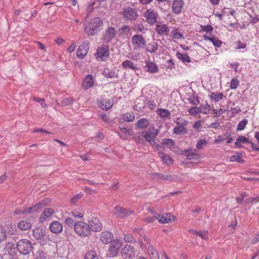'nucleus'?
Listing matches in <instances>:
<instances>
[{"label":"nucleus","instance_id":"nucleus-1","mask_svg":"<svg viewBox=\"0 0 259 259\" xmlns=\"http://www.w3.org/2000/svg\"><path fill=\"white\" fill-rule=\"evenodd\" d=\"M102 25V20L100 18H94L84 27L85 32L90 36L94 35L100 30V27Z\"/></svg>","mask_w":259,"mask_h":259},{"label":"nucleus","instance_id":"nucleus-2","mask_svg":"<svg viewBox=\"0 0 259 259\" xmlns=\"http://www.w3.org/2000/svg\"><path fill=\"white\" fill-rule=\"evenodd\" d=\"M74 230L76 234L81 237H88L91 233L88 224L83 221L75 223Z\"/></svg>","mask_w":259,"mask_h":259},{"label":"nucleus","instance_id":"nucleus-3","mask_svg":"<svg viewBox=\"0 0 259 259\" xmlns=\"http://www.w3.org/2000/svg\"><path fill=\"white\" fill-rule=\"evenodd\" d=\"M17 249L20 253L26 255L32 251V246L29 240L21 239L17 243Z\"/></svg>","mask_w":259,"mask_h":259},{"label":"nucleus","instance_id":"nucleus-4","mask_svg":"<svg viewBox=\"0 0 259 259\" xmlns=\"http://www.w3.org/2000/svg\"><path fill=\"white\" fill-rule=\"evenodd\" d=\"M131 43L134 50H140L144 49L146 45L145 37L140 34L134 35L131 38Z\"/></svg>","mask_w":259,"mask_h":259},{"label":"nucleus","instance_id":"nucleus-5","mask_svg":"<svg viewBox=\"0 0 259 259\" xmlns=\"http://www.w3.org/2000/svg\"><path fill=\"white\" fill-rule=\"evenodd\" d=\"M145 21L150 25H153L157 22L158 13L152 9H147L143 13Z\"/></svg>","mask_w":259,"mask_h":259},{"label":"nucleus","instance_id":"nucleus-6","mask_svg":"<svg viewBox=\"0 0 259 259\" xmlns=\"http://www.w3.org/2000/svg\"><path fill=\"white\" fill-rule=\"evenodd\" d=\"M96 58L99 61H106L109 57V47L102 45L99 47L95 54Z\"/></svg>","mask_w":259,"mask_h":259},{"label":"nucleus","instance_id":"nucleus-7","mask_svg":"<svg viewBox=\"0 0 259 259\" xmlns=\"http://www.w3.org/2000/svg\"><path fill=\"white\" fill-rule=\"evenodd\" d=\"M51 203V199L46 198L37 203L36 204L27 208L28 213H36L40 211L45 206Z\"/></svg>","mask_w":259,"mask_h":259},{"label":"nucleus","instance_id":"nucleus-8","mask_svg":"<svg viewBox=\"0 0 259 259\" xmlns=\"http://www.w3.org/2000/svg\"><path fill=\"white\" fill-rule=\"evenodd\" d=\"M121 256L124 259H133L136 256V251L133 247L125 245L121 250Z\"/></svg>","mask_w":259,"mask_h":259},{"label":"nucleus","instance_id":"nucleus-9","mask_svg":"<svg viewBox=\"0 0 259 259\" xmlns=\"http://www.w3.org/2000/svg\"><path fill=\"white\" fill-rule=\"evenodd\" d=\"M122 15L124 18L127 20H135L138 17L137 11L130 7L125 8L123 12Z\"/></svg>","mask_w":259,"mask_h":259},{"label":"nucleus","instance_id":"nucleus-10","mask_svg":"<svg viewBox=\"0 0 259 259\" xmlns=\"http://www.w3.org/2000/svg\"><path fill=\"white\" fill-rule=\"evenodd\" d=\"M158 134V131L154 127L150 128L146 132H144V136L145 140L151 145L154 144V140Z\"/></svg>","mask_w":259,"mask_h":259},{"label":"nucleus","instance_id":"nucleus-11","mask_svg":"<svg viewBox=\"0 0 259 259\" xmlns=\"http://www.w3.org/2000/svg\"><path fill=\"white\" fill-rule=\"evenodd\" d=\"M90 230L94 232H99L102 230V224L97 218H92L88 222Z\"/></svg>","mask_w":259,"mask_h":259},{"label":"nucleus","instance_id":"nucleus-12","mask_svg":"<svg viewBox=\"0 0 259 259\" xmlns=\"http://www.w3.org/2000/svg\"><path fill=\"white\" fill-rule=\"evenodd\" d=\"M116 33L115 28L114 27H108L104 32L103 35V39L104 42L106 43L109 42L115 37Z\"/></svg>","mask_w":259,"mask_h":259},{"label":"nucleus","instance_id":"nucleus-13","mask_svg":"<svg viewBox=\"0 0 259 259\" xmlns=\"http://www.w3.org/2000/svg\"><path fill=\"white\" fill-rule=\"evenodd\" d=\"M155 30L157 34L160 35L168 36L170 32V29L168 25L161 22L157 23Z\"/></svg>","mask_w":259,"mask_h":259},{"label":"nucleus","instance_id":"nucleus-14","mask_svg":"<svg viewBox=\"0 0 259 259\" xmlns=\"http://www.w3.org/2000/svg\"><path fill=\"white\" fill-rule=\"evenodd\" d=\"M98 105L103 110H108L113 105V100L112 99H107L102 98L98 101Z\"/></svg>","mask_w":259,"mask_h":259},{"label":"nucleus","instance_id":"nucleus-15","mask_svg":"<svg viewBox=\"0 0 259 259\" xmlns=\"http://www.w3.org/2000/svg\"><path fill=\"white\" fill-rule=\"evenodd\" d=\"M89 49V42L85 40L79 46L76 55L78 58H83L87 54Z\"/></svg>","mask_w":259,"mask_h":259},{"label":"nucleus","instance_id":"nucleus-16","mask_svg":"<svg viewBox=\"0 0 259 259\" xmlns=\"http://www.w3.org/2000/svg\"><path fill=\"white\" fill-rule=\"evenodd\" d=\"M156 218L161 224H168L174 221V217L170 213H166L161 215L156 214Z\"/></svg>","mask_w":259,"mask_h":259},{"label":"nucleus","instance_id":"nucleus-17","mask_svg":"<svg viewBox=\"0 0 259 259\" xmlns=\"http://www.w3.org/2000/svg\"><path fill=\"white\" fill-rule=\"evenodd\" d=\"M133 213H134L133 211L128 210L118 206L115 207L114 214L120 218H125Z\"/></svg>","mask_w":259,"mask_h":259},{"label":"nucleus","instance_id":"nucleus-18","mask_svg":"<svg viewBox=\"0 0 259 259\" xmlns=\"http://www.w3.org/2000/svg\"><path fill=\"white\" fill-rule=\"evenodd\" d=\"M210 105L207 103H205L201 106V108L197 107H193L189 109V113H207L210 110Z\"/></svg>","mask_w":259,"mask_h":259},{"label":"nucleus","instance_id":"nucleus-19","mask_svg":"<svg viewBox=\"0 0 259 259\" xmlns=\"http://www.w3.org/2000/svg\"><path fill=\"white\" fill-rule=\"evenodd\" d=\"M94 82L93 75L88 74L83 79L82 87L84 90H87L94 85Z\"/></svg>","mask_w":259,"mask_h":259},{"label":"nucleus","instance_id":"nucleus-20","mask_svg":"<svg viewBox=\"0 0 259 259\" xmlns=\"http://www.w3.org/2000/svg\"><path fill=\"white\" fill-rule=\"evenodd\" d=\"M183 0H174L171 5L172 11L175 14H179L183 7Z\"/></svg>","mask_w":259,"mask_h":259},{"label":"nucleus","instance_id":"nucleus-21","mask_svg":"<svg viewBox=\"0 0 259 259\" xmlns=\"http://www.w3.org/2000/svg\"><path fill=\"white\" fill-rule=\"evenodd\" d=\"M184 155L188 159H198L200 158L199 154L197 153L195 149L190 148L184 150Z\"/></svg>","mask_w":259,"mask_h":259},{"label":"nucleus","instance_id":"nucleus-22","mask_svg":"<svg viewBox=\"0 0 259 259\" xmlns=\"http://www.w3.org/2000/svg\"><path fill=\"white\" fill-rule=\"evenodd\" d=\"M121 246V244L118 241L115 240L112 242L109 248L110 254L112 256H116L117 254L119 249Z\"/></svg>","mask_w":259,"mask_h":259},{"label":"nucleus","instance_id":"nucleus-23","mask_svg":"<svg viewBox=\"0 0 259 259\" xmlns=\"http://www.w3.org/2000/svg\"><path fill=\"white\" fill-rule=\"evenodd\" d=\"M113 235L109 231L103 232L100 236V240L104 244L111 243L113 241Z\"/></svg>","mask_w":259,"mask_h":259},{"label":"nucleus","instance_id":"nucleus-24","mask_svg":"<svg viewBox=\"0 0 259 259\" xmlns=\"http://www.w3.org/2000/svg\"><path fill=\"white\" fill-rule=\"evenodd\" d=\"M50 229L52 232L57 234L62 231L63 226L59 222L54 221L51 224Z\"/></svg>","mask_w":259,"mask_h":259},{"label":"nucleus","instance_id":"nucleus-25","mask_svg":"<svg viewBox=\"0 0 259 259\" xmlns=\"http://www.w3.org/2000/svg\"><path fill=\"white\" fill-rule=\"evenodd\" d=\"M54 212V210L51 208H45L39 218L40 221L44 222L47 221Z\"/></svg>","mask_w":259,"mask_h":259},{"label":"nucleus","instance_id":"nucleus-26","mask_svg":"<svg viewBox=\"0 0 259 259\" xmlns=\"http://www.w3.org/2000/svg\"><path fill=\"white\" fill-rule=\"evenodd\" d=\"M145 67L147 68V71L151 73H157L158 71V68L156 64L151 61H146Z\"/></svg>","mask_w":259,"mask_h":259},{"label":"nucleus","instance_id":"nucleus-27","mask_svg":"<svg viewBox=\"0 0 259 259\" xmlns=\"http://www.w3.org/2000/svg\"><path fill=\"white\" fill-rule=\"evenodd\" d=\"M32 227L30 222L27 220H22L18 223V228L23 231H26L31 229Z\"/></svg>","mask_w":259,"mask_h":259},{"label":"nucleus","instance_id":"nucleus-28","mask_svg":"<svg viewBox=\"0 0 259 259\" xmlns=\"http://www.w3.org/2000/svg\"><path fill=\"white\" fill-rule=\"evenodd\" d=\"M224 95L221 92H211L209 95V97L211 101L218 102L223 99Z\"/></svg>","mask_w":259,"mask_h":259},{"label":"nucleus","instance_id":"nucleus-29","mask_svg":"<svg viewBox=\"0 0 259 259\" xmlns=\"http://www.w3.org/2000/svg\"><path fill=\"white\" fill-rule=\"evenodd\" d=\"M149 256L151 259H159V256L157 250L155 249L152 245H150L147 247Z\"/></svg>","mask_w":259,"mask_h":259},{"label":"nucleus","instance_id":"nucleus-30","mask_svg":"<svg viewBox=\"0 0 259 259\" xmlns=\"http://www.w3.org/2000/svg\"><path fill=\"white\" fill-rule=\"evenodd\" d=\"M158 156L161 158L162 162L166 164H171L173 160L168 155L162 152H159Z\"/></svg>","mask_w":259,"mask_h":259},{"label":"nucleus","instance_id":"nucleus-31","mask_svg":"<svg viewBox=\"0 0 259 259\" xmlns=\"http://www.w3.org/2000/svg\"><path fill=\"white\" fill-rule=\"evenodd\" d=\"M169 35L174 39H179L184 38V36L180 29L177 28L173 29L171 33L169 34Z\"/></svg>","mask_w":259,"mask_h":259},{"label":"nucleus","instance_id":"nucleus-32","mask_svg":"<svg viewBox=\"0 0 259 259\" xmlns=\"http://www.w3.org/2000/svg\"><path fill=\"white\" fill-rule=\"evenodd\" d=\"M149 124V121L148 120L145 118H141L137 121L136 126L138 128L143 129L146 128Z\"/></svg>","mask_w":259,"mask_h":259},{"label":"nucleus","instance_id":"nucleus-33","mask_svg":"<svg viewBox=\"0 0 259 259\" xmlns=\"http://www.w3.org/2000/svg\"><path fill=\"white\" fill-rule=\"evenodd\" d=\"M122 66L123 68H130L134 70H137V66L134 63L130 60H127L123 61L122 63Z\"/></svg>","mask_w":259,"mask_h":259},{"label":"nucleus","instance_id":"nucleus-34","mask_svg":"<svg viewBox=\"0 0 259 259\" xmlns=\"http://www.w3.org/2000/svg\"><path fill=\"white\" fill-rule=\"evenodd\" d=\"M32 234L36 239H40L44 237V234L41 229L35 228L32 230Z\"/></svg>","mask_w":259,"mask_h":259},{"label":"nucleus","instance_id":"nucleus-35","mask_svg":"<svg viewBox=\"0 0 259 259\" xmlns=\"http://www.w3.org/2000/svg\"><path fill=\"white\" fill-rule=\"evenodd\" d=\"M133 30L137 34H139V33L144 34L147 32L148 29L145 28L142 24H137L134 26Z\"/></svg>","mask_w":259,"mask_h":259},{"label":"nucleus","instance_id":"nucleus-36","mask_svg":"<svg viewBox=\"0 0 259 259\" xmlns=\"http://www.w3.org/2000/svg\"><path fill=\"white\" fill-rule=\"evenodd\" d=\"M145 48L147 52L152 53L157 51L158 45L157 43L155 42L149 43L147 45H146Z\"/></svg>","mask_w":259,"mask_h":259},{"label":"nucleus","instance_id":"nucleus-37","mask_svg":"<svg viewBox=\"0 0 259 259\" xmlns=\"http://www.w3.org/2000/svg\"><path fill=\"white\" fill-rule=\"evenodd\" d=\"M176 56L184 63H189L191 60L189 56L186 54H183L180 52L176 53Z\"/></svg>","mask_w":259,"mask_h":259},{"label":"nucleus","instance_id":"nucleus-38","mask_svg":"<svg viewBox=\"0 0 259 259\" xmlns=\"http://www.w3.org/2000/svg\"><path fill=\"white\" fill-rule=\"evenodd\" d=\"M132 136H133V139L137 142L139 143H143L144 141V132L136 134H134L133 132V135H132Z\"/></svg>","mask_w":259,"mask_h":259},{"label":"nucleus","instance_id":"nucleus-39","mask_svg":"<svg viewBox=\"0 0 259 259\" xmlns=\"http://www.w3.org/2000/svg\"><path fill=\"white\" fill-rule=\"evenodd\" d=\"M102 74L107 77L113 78L116 76L115 72L108 68H104L102 70Z\"/></svg>","mask_w":259,"mask_h":259},{"label":"nucleus","instance_id":"nucleus-40","mask_svg":"<svg viewBox=\"0 0 259 259\" xmlns=\"http://www.w3.org/2000/svg\"><path fill=\"white\" fill-rule=\"evenodd\" d=\"M162 144L168 146L171 150L175 145V142L172 139H165L162 141Z\"/></svg>","mask_w":259,"mask_h":259},{"label":"nucleus","instance_id":"nucleus-41","mask_svg":"<svg viewBox=\"0 0 259 259\" xmlns=\"http://www.w3.org/2000/svg\"><path fill=\"white\" fill-rule=\"evenodd\" d=\"M231 161H237L240 163H242L244 160L241 158L240 154L239 153H236L235 155H232L230 157Z\"/></svg>","mask_w":259,"mask_h":259},{"label":"nucleus","instance_id":"nucleus-42","mask_svg":"<svg viewBox=\"0 0 259 259\" xmlns=\"http://www.w3.org/2000/svg\"><path fill=\"white\" fill-rule=\"evenodd\" d=\"M239 85V81L236 78H232L230 81V88L231 90H235Z\"/></svg>","mask_w":259,"mask_h":259},{"label":"nucleus","instance_id":"nucleus-43","mask_svg":"<svg viewBox=\"0 0 259 259\" xmlns=\"http://www.w3.org/2000/svg\"><path fill=\"white\" fill-rule=\"evenodd\" d=\"M84 259H99V257L96 252L91 251L86 253L84 256Z\"/></svg>","mask_w":259,"mask_h":259},{"label":"nucleus","instance_id":"nucleus-44","mask_svg":"<svg viewBox=\"0 0 259 259\" xmlns=\"http://www.w3.org/2000/svg\"><path fill=\"white\" fill-rule=\"evenodd\" d=\"M47 254L43 250L39 249L36 253L35 259H47Z\"/></svg>","mask_w":259,"mask_h":259},{"label":"nucleus","instance_id":"nucleus-45","mask_svg":"<svg viewBox=\"0 0 259 259\" xmlns=\"http://www.w3.org/2000/svg\"><path fill=\"white\" fill-rule=\"evenodd\" d=\"M188 100L190 103L194 105H197L199 103L198 97L196 96H190L188 98Z\"/></svg>","mask_w":259,"mask_h":259},{"label":"nucleus","instance_id":"nucleus-46","mask_svg":"<svg viewBox=\"0 0 259 259\" xmlns=\"http://www.w3.org/2000/svg\"><path fill=\"white\" fill-rule=\"evenodd\" d=\"M71 213L75 218H81L83 215V212L81 210H78L76 209H73L71 211Z\"/></svg>","mask_w":259,"mask_h":259},{"label":"nucleus","instance_id":"nucleus-47","mask_svg":"<svg viewBox=\"0 0 259 259\" xmlns=\"http://www.w3.org/2000/svg\"><path fill=\"white\" fill-rule=\"evenodd\" d=\"M33 100L39 103L40 106L42 107V108H46L47 107V104L45 103V99L44 98H36V97H33Z\"/></svg>","mask_w":259,"mask_h":259},{"label":"nucleus","instance_id":"nucleus-48","mask_svg":"<svg viewBox=\"0 0 259 259\" xmlns=\"http://www.w3.org/2000/svg\"><path fill=\"white\" fill-rule=\"evenodd\" d=\"M124 240L126 242L134 243L136 242V239L134 238V237L129 233L125 234L124 236Z\"/></svg>","mask_w":259,"mask_h":259},{"label":"nucleus","instance_id":"nucleus-49","mask_svg":"<svg viewBox=\"0 0 259 259\" xmlns=\"http://www.w3.org/2000/svg\"><path fill=\"white\" fill-rule=\"evenodd\" d=\"M248 122V120L247 119H244L240 122H239L237 125V131H242L244 129Z\"/></svg>","mask_w":259,"mask_h":259},{"label":"nucleus","instance_id":"nucleus-50","mask_svg":"<svg viewBox=\"0 0 259 259\" xmlns=\"http://www.w3.org/2000/svg\"><path fill=\"white\" fill-rule=\"evenodd\" d=\"M74 101V99L72 97H67L63 99L62 104L63 105L67 106L71 104Z\"/></svg>","mask_w":259,"mask_h":259},{"label":"nucleus","instance_id":"nucleus-51","mask_svg":"<svg viewBox=\"0 0 259 259\" xmlns=\"http://www.w3.org/2000/svg\"><path fill=\"white\" fill-rule=\"evenodd\" d=\"M121 118L124 121L130 122L133 121L135 117L134 114H122V117Z\"/></svg>","mask_w":259,"mask_h":259},{"label":"nucleus","instance_id":"nucleus-52","mask_svg":"<svg viewBox=\"0 0 259 259\" xmlns=\"http://www.w3.org/2000/svg\"><path fill=\"white\" fill-rule=\"evenodd\" d=\"M24 213H28L27 209L26 208H17L14 211V215L22 214Z\"/></svg>","mask_w":259,"mask_h":259},{"label":"nucleus","instance_id":"nucleus-53","mask_svg":"<svg viewBox=\"0 0 259 259\" xmlns=\"http://www.w3.org/2000/svg\"><path fill=\"white\" fill-rule=\"evenodd\" d=\"M211 42L215 47L217 48L220 47L222 44V42L218 38H216L214 37H212Z\"/></svg>","mask_w":259,"mask_h":259},{"label":"nucleus","instance_id":"nucleus-54","mask_svg":"<svg viewBox=\"0 0 259 259\" xmlns=\"http://www.w3.org/2000/svg\"><path fill=\"white\" fill-rule=\"evenodd\" d=\"M120 130L125 135L126 137L132 136V135H133V131L132 130H130L128 128L123 127L122 128H120Z\"/></svg>","mask_w":259,"mask_h":259},{"label":"nucleus","instance_id":"nucleus-55","mask_svg":"<svg viewBox=\"0 0 259 259\" xmlns=\"http://www.w3.org/2000/svg\"><path fill=\"white\" fill-rule=\"evenodd\" d=\"M7 234L6 230L2 228H0V242L5 240L6 238Z\"/></svg>","mask_w":259,"mask_h":259},{"label":"nucleus","instance_id":"nucleus-56","mask_svg":"<svg viewBox=\"0 0 259 259\" xmlns=\"http://www.w3.org/2000/svg\"><path fill=\"white\" fill-rule=\"evenodd\" d=\"M202 30L207 32H211L213 29L212 26L210 25H206L205 26H201Z\"/></svg>","mask_w":259,"mask_h":259},{"label":"nucleus","instance_id":"nucleus-57","mask_svg":"<svg viewBox=\"0 0 259 259\" xmlns=\"http://www.w3.org/2000/svg\"><path fill=\"white\" fill-rule=\"evenodd\" d=\"M82 196H83V194L81 193H79V194L76 195L75 196H74L73 197H72V198L71 199V202L72 204L76 203L78 199H80L82 197Z\"/></svg>","mask_w":259,"mask_h":259},{"label":"nucleus","instance_id":"nucleus-58","mask_svg":"<svg viewBox=\"0 0 259 259\" xmlns=\"http://www.w3.org/2000/svg\"><path fill=\"white\" fill-rule=\"evenodd\" d=\"M236 140L238 141H240V142H243L244 143H249L250 142L248 138L243 136H238Z\"/></svg>","mask_w":259,"mask_h":259},{"label":"nucleus","instance_id":"nucleus-59","mask_svg":"<svg viewBox=\"0 0 259 259\" xmlns=\"http://www.w3.org/2000/svg\"><path fill=\"white\" fill-rule=\"evenodd\" d=\"M207 234L208 231H199L197 235L200 237L202 239L206 240L208 239Z\"/></svg>","mask_w":259,"mask_h":259},{"label":"nucleus","instance_id":"nucleus-60","mask_svg":"<svg viewBox=\"0 0 259 259\" xmlns=\"http://www.w3.org/2000/svg\"><path fill=\"white\" fill-rule=\"evenodd\" d=\"M207 144V142L205 140H199L196 144V148L200 150L202 148L203 145H205Z\"/></svg>","mask_w":259,"mask_h":259},{"label":"nucleus","instance_id":"nucleus-61","mask_svg":"<svg viewBox=\"0 0 259 259\" xmlns=\"http://www.w3.org/2000/svg\"><path fill=\"white\" fill-rule=\"evenodd\" d=\"M171 150L174 152L175 153L180 155H182L184 154V150L179 148L178 146H176V145L174 146V147Z\"/></svg>","mask_w":259,"mask_h":259},{"label":"nucleus","instance_id":"nucleus-62","mask_svg":"<svg viewBox=\"0 0 259 259\" xmlns=\"http://www.w3.org/2000/svg\"><path fill=\"white\" fill-rule=\"evenodd\" d=\"M184 128L183 127H176L174 128L173 132L174 134H177L179 135H181L182 133L184 132Z\"/></svg>","mask_w":259,"mask_h":259},{"label":"nucleus","instance_id":"nucleus-63","mask_svg":"<svg viewBox=\"0 0 259 259\" xmlns=\"http://www.w3.org/2000/svg\"><path fill=\"white\" fill-rule=\"evenodd\" d=\"M156 220H157V218H156V214H155L154 215L146 218L145 219V221H146L147 223H153Z\"/></svg>","mask_w":259,"mask_h":259},{"label":"nucleus","instance_id":"nucleus-64","mask_svg":"<svg viewBox=\"0 0 259 259\" xmlns=\"http://www.w3.org/2000/svg\"><path fill=\"white\" fill-rule=\"evenodd\" d=\"M228 66L234 69L235 72L237 71L238 67L239 66V64L237 63H229L228 65Z\"/></svg>","mask_w":259,"mask_h":259}]
</instances>
